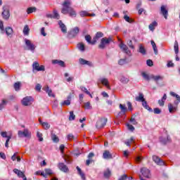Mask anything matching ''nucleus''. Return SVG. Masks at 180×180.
<instances>
[{"instance_id":"7","label":"nucleus","mask_w":180,"mask_h":180,"mask_svg":"<svg viewBox=\"0 0 180 180\" xmlns=\"http://www.w3.org/2000/svg\"><path fill=\"white\" fill-rule=\"evenodd\" d=\"M25 45L26 47L25 48V50H30V51H34V49H36V46H34V44H33L32 43V41H30V40L25 39Z\"/></svg>"},{"instance_id":"45","label":"nucleus","mask_w":180,"mask_h":180,"mask_svg":"<svg viewBox=\"0 0 180 180\" xmlns=\"http://www.w3.org/2000/svg\"><path fill=\"white\" fill-rule=\"evenodd\" d=\"M42 127H44L45 130H49V129H50V124H49V122H43Z\"/></svg>"},{"instance_id":"34","label":"nucleus","mask_w":180,"mask_h":180,"mask_svg":"<svg viewBox=\"0 0 180 180\" xmlns=\"http://www.w3.org/2000/svg\"><path fill=\"white\" fill-rule=\"evenodd\" d=\"M174 49L175 54H178V53H179V46L178 45V41H175Z\"/></svg>"},{"instance_id":"2","label":"nucleus","mask_w":180,"mask_h":180,"mask_svg":"<svg viewBox=\"0 0 180 180\" xmlns=\"http://www.w3.org/2000/svg\"><path fill=\"white\" fill-rule=\"evenodd\" d=\"M119 47L122 50V53H124L125 54H127V56L131 57V51H130V49H129V46H127V45L126 44H124L123 42H120V44H119Z\"/></svg>"},{"instance_id":"29","label":"nucleus","mask_w":180,"mask_h":180,"mask_svg":"<svg viewBox=\"0 0 180 180\" xmlns=\"http://www.w3.org/2000/svg\"><path fill=\"white\" fill-rule=\"evenodd\" d=\"M150 43L152 44V47L153 49V51L155 56H158V49H157V45L155 44V42L154 41H150Z\"/></svg>"},{"instance_id":"9","label":"nucleus","mask_w":180,"mask_h":180,"mask_svg":"<svg viewBox=\"0 0 180 180\" xmlns=\"http://www.w3.org/2000/svg\"><path fill=\"white\" fill-rule=\"evenodd\" d=\"M33 70H35L36 71H45L44 65H41L37 62H34L32 65Z\"/></svg>"},{"instance_id":"8","label":"nucleus","mask_w":180,"mask_h":180,"mask_svg":"<svg viewBox=\"0 0 180 180\" xmlns=\"http://www.w3.org/2000/svg\"><path fill=\"white\" fill-rule=\"evenodd\" d=\"M153 161H154V162H155V164H157V165H160V166L165 165V162H163V160H161V158H160V157H158L157 155L153 156Z\"/></svg>"},{"instance_id":"4","label":"nucleus","mask_w":180,"mask_h":180,"mask_svg":"<svg viewBox=\"0 0 180 180\" xmlns=\"http://www.w3.org/2000/svg\"><path fill=\"white\" fill-rule=\"evenodd\" d=\"M110 41H112V38H110V37L103 38L101 40L100 44L98 45V49H101L102 50H103V49H105V47H106V44H109L110 43Z\"/></svg>"},{"instance_id":"35","label":"nucleus","mask_w":180,"mask_h":180,"mask_svg":"<svg viewBox=\"0 0 180 180\" xmlns=\"http://www.w3.org/2000/svg\"><path fill=\"white\" fill-rule=\"evenodd\" d=\"M36 11H37L36 7H30L27 9V13L30 15V13H33V12H36Z\"/></svg>"},{"instance_id":"38","label":"nucleus","mask_w":180,"mask_h":180,"mask_svg":"<svg viewBox=\"0 0 180 180\" xmlns=\"http://www.w3.org/2000/svg\"><path fill=\"white\" fill-rule=\"evenodd\" d=\"M120 109L122 113H126L127 108H126V105L120 104Z\"/></svg>"},{"instance_id":"30","label":"nucleus","mask_w":180,"mask_h":180,"mask_svg":"<svg viewBox=\"0 0 180 180\" xmlns=\"http://www.w3.org/2000/svg\"><path fill=\"white\" fill-rule=\"evenodd\" d=\"M52 63L53 64H58L60 67H65V63L63 60H53Z\"/></svg>"},{"instance_id":"53","label":"nucleus","mask_w":180,"mask_h":180,"mask_svg":"<svg viewBox=\"0 0 180 180\" xmlns=\"http://www.w3.org/2000/svg\"><path fill=\"white\" fill-rule=\"evenodd\" d=\"M146 64L148 67H153V65H154V63L151 60V59L147 60Z\"/></svg>"},{"instance_id":"5","label":"nucleus","mask_w":180,"mask_h":180,"mask_svg":"<svg viewBox=\"0 0 180 180\" xmlns=\"http://www.w3.org/2000/svg\"><path fill=\"white\" fill-rule=\"evenodd\" d=\"M108 123V118H100L96 124V129H102L106 126Z\"/></svg>"},{"instance_id":"44","label":"nucleus","mask_w":180,"mask_h":180,"mask_svg":"<svg viewBox=\"0 0 180 180\" xmlns=\"http://www.w3.org/2000/svg\"><path fill=\"white\" fill-rule=\"evenodd\" d=\"M69 120H75V115H74V111L70 112Z\"/></svg>"},{"instance_id":"62","label":"nucleus","mask_w":180,"mask_h":180,"mask_svg":"<svg viewBox=\"0 0 180 180\" xmlns=\"http://www.w3.org/2000/svg\"><path fill=\"white\" fill-rule=\"evenodd\" d=\"M145 109H146V110H148V112H153V108H151L148 104L147 105H146L145 107H143Z\"/></svg>"},{"instance_id":"12","label":"nucleus","mask_w":180,"mask_h":180,"mask_svg":"<svg viewBox=\"0 0 180 180\" xmlns=\"http://www.w3.org/2000/svg\"><path fill=\"white\" fill-rule=\"evenodd\" d=\"M141 172L145 178H150V176H151V173L150 172V169H148L146 167L141 168Z\"/></svg>"},{"instance_id":"46","label":"nucleus","mask_w":180,"mask_h":180,"mask_svg":"<svg viewBox=\"0 0 180 180\" xmlns=\"http://www.w3.org/2000/svg\"><path fill=\"white\" fill-rule=\"evenodd\" d=\"M142 77L144 78V79H146L147 81H150V76L146 73V72H143L141 73Z\"/></svg>"},{"instance_id":"60","label":"nucleus","mask_w":180,"mask_h":180,"mask_svg":"<svg viewBox=\"0 0 180 180\" xmlns=\"http://www.w3.org/2000/svg\"><path fill=\"white\" fill-rule=\"evenodd\" d=\"M68 140H72V139H75V136H73L72 134H69L67 136Z\"/></svg>"},{"instance_id":"37","label":"nucleus","mask_w":180,"mask_h":180,"mask_svg":"<svg viewBox=\"0 0 180 180\" xmlns=\"http://www.w3.org/2000/svg\"><path fill=\"white\" fill-rule=\"evenodd\" d=\"M127 44L129 47V49L134 50L135 47H134V45H133V41H131V39H128L127 41Z\"/></svg>"},{"instance_id":"41","label":"nucleus","mask_w":180,"mask_h":180,"mask_svg":"<svg viewBox=\"0 0 180 180\" xmlns=\"http://www.w3.org/2000/svg\"><path fill=\"white\" fill-rule=\"evenodd\" d=\"M77 49L80 50V51H85V45L82 43L77 44Z\"/></svg>"},{"instance_id":"19","label":"nucleus","mask_w":180,"mask_h":180,"mask_svg":"<svg viewBox=\"0 0 180 180\" xmlns=\"http://www.w3.org/2000/svg\"><path fill=\"white\" fill-rule=\"evenodd\" d=\"M136 102H144L146 98H144V94L143 93H139V96L135 98Z\"/></svg>"},{"instance_id":"61","label":"nucleus","mask_w":180,"mask_h":180,"mask_svg":"<svg viewBox=\"0 0 180 180\" xmlns=\"http://www.w3.org/2000/svg\"><path fill=\"white\" fill-rule=\"evenodd\" d=\"M128 110H133V106L131 105V103L130 101L127 102Z\"/></svg>"},{"instance_id":"23","label":"nucleus","mask_w":180,"mask_h":180,"mask_svg":"<svg viewBox=\"0 0 180 180\" xmlns=\"http://www.w3.org/2000/svg\"><path fill=\"white\" fill-rule=\"evenodd\" d=\"M13 171L14 174H16L20 178H25V173H23L22 171L18 169H14Z\"/></svg>"},{"instance_id":"11","label":"nucleus","mask_w":180,"mask_h":180,"mask_svg":"<svg viewBox=\"0 0 180 180\" xmlns=\"http://www.w3.org/2000/svg\"><path fill=\"white\" fill-rule=\"evenodd\" d=\"M79 63L81 64V65H88L89 67H94V63L89 60H86L84 58H79Z\"/></svg>"},{"instance_id":"55","label":"nucleus","mask_w":180,"mask_h":180,"mask_svg":"<svg viewBox=\"0 0 180 180\" xmlns=\"http://www.w3.org/2000/svg\"><path fill=\"white\" fill-rule=\"evenodd\" d=\"M80 89H81V91H82V92H84L85 94H86V95L89 94V91H88V89L86 87L80 86Z\"/></svg>"},{"instance_id":"36","label":"nucleus","mask_w":180,"mask_h":180,"mask_svg":"<svg viewBox=\"0 0 180 180\" xmlns=\"http://www.w3.org/2000/svg\"><path fill=\"white\" fill-rule=\"evenodd\" d=\"M13 88L15 91H20V82H17L13 84Z\"/></svg>"},{"instance_id":"52","label":"nucleus","mask_w":180,"mask_h":180,"mask_svg":"<svg viewBox=\"0 0 180 180\" xmlns=\"http://www.w3.org/2000/svg\"><path fill=\"white\" fill-rule=\"evenodd\" d=\"M153 112L155 113V115H160L161 113V109H160L159 108H155L153 109Z\"/></svg>"},{"instance_id":"10","label":"nucleus","mask_w":180,"mask_h":180,"mask_svg":"<svg viewBox=\"0 0 180 180\" xmlns=\"http://www.w3.org/2000/svg\"><path fill=\"white\" fill-rule=\"evenodd\" d=\"M4 19L8 20L9 19V16L11 14L9 13V9L6 6H3V12L1 13Z\"/></svg>"},{"instance_id":"63","label":"nucleus","mask_w":180,"mask_h":180,"mask_svg":"<svg viewBox=\"0 0 180 180\" xmlns=\"http://www.w3.org/2000/svg\"><path fill=\"white\" fill-rule=\"evenodd\" d=\"M165 103V101L162 100V98L158 101V104L160 105V106H164Z\"/></svg>"},{"instance_id":"21","label":"nucleus","mask_w":180,"mask_h":180,"mask_svg":"<svg viewBox=\"0 0 180 180\" xmlns=\"http://www.w3.org/2000/svg\"><path fill=\"white\" fill-rule=\"evenodd\" d=\"M101 82L102 84H103L108 89H110V86H109V80L106 78H102L101 79Z\"/></svg>"},{"instance_id":"59","label":"nucleus","mask_w":180,"mask_h":180,"mask_svg":"<svg viewBox=\"0 0 180 180\" xmlns=\"http://www.w3.org/2000/svg\"><path fill=\"white\" fill-rule=\"evenodd\" d=\"M127 174H124L123 175H122L118 180H127Z\"/></svg>"},{"instance_id":"3","label":"nucleus","mask_w":180,"mask_h":180,"mask_svg":"<svg viewBox=\"0 0 180 180\" xmlns=\"http://www.w3.org/2000/svg\"><path fill=\"white\" fill-rule=\"evenodd\" d=\"M18 137H20V139L23 137H25L27 139H30L32 136V133L29 131V129H25L23 131H18Z\"/></svg>"},{"instance_id":"15","label":"nucleus","mask_w":180,"mask_h":180,"mask_svg":"<svg viewBox=\"0 0 180 180\" xmlns=\"http://www.w3.org/2000/svg\"><path fill=\"white\" fill-rule=\"evenodd\" d=\"M150 78H151L152 79H153V81H155V82L157 84H158L159 81H163V79H164V76L152 75L150 76Z\"/></svg>"},{"instance_id":"32","label":"nucleus","mask_w":180,"mask_h":180,"mask_svg":"<svg viewBox=\"0 0 180 180\" xmlns=\"http://www.w3.org/2000/svg\"><path fill=\"white\" fill-rule=\"evenodd\" d=\"M6 34L10 37L13 34V30L12 29V27H8L6 28Z\"/></svg>"},{"instance_id":"1","label":"nucleus","mask_w":180,"mask_h":180,"mask_svg":"<svg viewBox=\"0 0 180 180\" xmlns=\"http://www.w3.org/2000/svg\"><path fill=\"white\" fill-rule=\"evenodd\" d=\"M62 5L63 7L61 10V13L63 15L68 14L70 18H75L77 16V11L71 7L70 0H65Z\"/></svg>"},{"instance_id":"58","label":"nucleus","mask_w":180,"mask_h":180,"mask_svg":"<svg viewBox=\"0 0 180 180\" xmlns=\"http://www.w3.org/2000/svg\"><path fill=\"white\" fill-rule=\"evenodd\" d=\"M120 65H124L126 64V59H120L118 62Z\"/></svg>"},{"instance_id":"16","label":"nucleus","mask_w":180,"mask_h":180,"mask_svg":"<svg viewBox=\"0 0 180 180\" xmlns=\"http://www.w3.org/2000/svg\"><path fill=\"white\" fill-rule=\"evenodd\" d=\"M160 141L161 144L165 146L166 144H168V143H171V137H169V136H167V138L160 137Z\"/></svg>"},{"instance_id":"42","label":"nucleus","mask_w":180,"mask_h":180,"mask_svg":"<svg viewBox=\"0 0 180 180\" xmlns=\"http://www.w3.org/2000/svg\"><path fill=\"white\" fill-rule=\"evenodd\" d=\"M129 81V78L125 77H122L120 79V82H122V84H127Z\"/></svg>"},{"instance_id":"13","label":"nucleus","mask_w":180,"mask_h":180,"mask_svg":"<svg viewBox=\"0 0 180 180\" xmlns=\"http://www.w3.org/2000/svg\"><path fill=\"white\" fill-rule=\"evenodd\" d=\"M160 13L164 16L165 19H168V10L165 6H161Z\"/></svg>"},{"instance_id":"57","label":"nucleus","mask_w":180,"mask_h":180,"mask_svg":"<svg viewBox=\"0 0 180 180\" xmlns=\"http://www.w3.org/2000/svg\"><path fill=\"white\" fill-rule=\"evenodd\" d=\"M72 33H74L75 34H78V33H79V28L76 27L72 30Z\"/></svg>"},{"instance_id":"43","label":"nucleus","mask_w":180,"mask_h":180,"mask_svg":"<svg viewBox=\"0 0 180 180\" xmlns=\"http://www.w3.org/2000/svg\"><path fill=\"white\" fill-rule=\"evenodd\" d=\"M51 139L53 143H58V141H60V139H58V136L56 134H53L51 136Z\"/></svg>"},{"instance_id":"51","label":"nucleus","mask_w":180,"mask_h":180,"mask_svg":"<svg viewBox=\"0 0 180 180\" xmlns=\"http://www.w3.org/2000/svg\"><path fill=\"white\" fill-rule=\"evenodd\" d=\"M6 105V101L5 100H3L2 102L0 103V110H2L4 108Z\"/></svg>"},{"instance_id":"6","label":"nucleus","mask_w":180,"mask_h":180,"mask_svg":"<svg viewBox=\"0 0 180 180\" xmlns=\"http://www.w3.org/2000/svg\"><path fill=\"white\" fill-rule=\"evenodd\" d=\"M33 102H34V99L32 96H26L22 101L23 106H30Z\"/></svg>"},{"instance_id":"26","label":"nucleus","mask_w":180,"mask_h":180,"mask_svg":"<svg viewBox=\"0 0 180 180\" xmlns=\"http://www.w3.org/2000/svg\"><path fill=\"white\" fill-rule=\"evenodd\" d=\"M157 26H158V23L156 22V21H153L152 23L149 25L148 27H149V30H151V32H154Z\"/></svg>"},{"instance_id":"14","label":"nucleus","mask_w":180,"mask_h":180,"mask_svg":"<svg viewBox=\"0 0 180 180\" xmlns=\"http://www.w3.org/2000/svg\"><path fill=\"white\" fill-rule=\"evenodd\" d=\"M103 158H104V160H112L113 158V155L109 150H104L103 153Z\"/></svg>"},{"instance_id":"18","label":"nucleus","mask_w":180,"mask_h":180,"mask_svg":"<svg viewBox=\"0 0 180 180\" xmlns=\"http://www.w3.org/2000/svg\"><path fill=\"white\" fill-rule=\"evenodd\" d=\"M58 167L63 172H68V171H70L68 169V167H67L64 163H59Z\"/></svg>"},{"instance_id":"40","label":"nucleus","mask_w":180,"mask_h":180,"mask_svg":"<svg viewBox=\"0 0 180 180\" xmlns=\"http://www.w3.org/2000/svg\"><path fill=\"white\" fill-rule=\"evenodd\" d=\"M79 13L81 18H85V16L89 15V13L86 11H82Z\"/></svg>"},{"instance_id":"39","label":"nucleus","mask_w":180,"mask_h":180,"mask_svg":"<svg viewBox=\"0 0 180 180\" xmlns=\"http://www.w3.org/2000/svg\"><path fill=\"white\" fill-rule=\"evenodd\" d=\"M112 175V172L110 169H107L105 172H104V177L105 178H110V176Z\"/></svg>"},{"instance_id":"50","label":"nucleus","mask_w":180,"mask_h":180,"mask_svg":"<svg viewBox=\"0 0 180 180\" xmlns=\"http://www.w3.org/2000/svg\"><path fill=\"white\" fill-rule=\"evenodd\" d=\"M84 108L87 110L92 109V106L91 105V102L88 101L85 103Z\"/></svg>"},{"instance_id":"27","label":"nucleus","mask_w":180,"mask_h":180,"mask_svg":"<svg viewBox=\"0 0 180 180\" xmlns=\"http://www.w3.org/2000/svg\"><path fill=\"white\" fill-rule=\"evenodd\" d=\"M45 91L48 94L49 96H51L52 98H55L56 97L54 94H53V91L50 89V87H49V86H46L45 87Z\"/></svg>"},{"instance_id":"28","label":"nucleus","mask_w":180,"mask_h":180,"mask_svg":"<svg viewBox=\"0 0 180 180\" xmlns=\"http://www.w3.org/2000/svg\"><path fill=\"white\" fill-rule=\"evenodd\" d=\"M30 32V29L29 28V25H25L22 31L24 36H29Z\"/></svg>"},{"instance_id":"47","label":"nucleus","mask_w":180,"mask_h":180,"mask_svg":"<svg viewBox=\"0 0 180 180\" xmlns=\"http://www.w3.org/2000/svg\"><path fill=\"white\" fill-rule=\"evenodd\" d=\"M124 19L126 22H128V23H133V20L130 19V17L127 15H124Z\"/></svg>"},{"instance_id":"17","label":"nucleus","mask_w":180,"mask_h":180,"mask_svg":"<svg viewBox=\"0 0 180 180\" xmlns=\"http://www.w3.org/2000/svg\"><path fill=\"white\" fill-rule=\"evenodd\" d=\"M84 39L86 40V41H87V43H89V44H96V40L94 39V38H93V41L92 40V37H91V35L87 34L84 37Z\"/></svg>"},{"instance_id":"24","label":"nucleus","mask_w":180,"mask_h":180,"mask_svg":"<svg viewBox=\"0 0 180 180\" xmlns=\"http://www.w3.org/2000/svg\"><path fill=\"white\" fill-rule=\"evenodd\" d=\"M77 172L79 174V175L81 176L82 180H86V177L85 176V174L84 172H82V170L81 169V168H79V167H76Z\"/></svg>"},{"instance_id":"31","label":"nucleus","mask_w":180,"mask_h":180,"mask_svg":"<svg viewBox=\"0 0 180 180\" xmlns=\"http://www.w3.org/2000/svg\"><path fill=\"white\" fill-rule=\"evenodd\" d=\"M68 100L64 101L63 102L60 103L61 106H64V105H66V106H70L71 105V96H68Z\"/></svg>"},{"instance_id":"22","label":"nucleus","mask_w":180,"mask_h":180,"mask_svg":"<svg viewBox=\"0 0 180 180\" xmlns=\"http://www.w3.org/2000/svg\"><path fill=\"white\" fill-rule=\"evenodd\" d=\"M138 53H140L143 56H146V54H147V51L146 50V48L143 46V45L140 44L138 49Z\"/></svg>"},{"instance_id":"54","label":"nucleus","mask_w":180,"mask_h":180,"mask_svg":"<svg viewBox=\"0 0 180 180\" xmlns=\"http://www.w3.org/2000/svg\"><path fill=\"white\" fill-rule=\"evenodd\" d=\"M46 175H52L53 171L51 169H45Z\"/></svg>"},{"instance_id":"48","label":"nucleus","mask_w":180,"mask_h":180,"mask_svg":"<svg viewBox=\"0 0 180 180\" xmlns=\"http://www.w3.org/2000/svg\"><path fill=\"white\" fill-rule=\"evenodd\" d=\"M37 137H38L39 141H43V134L40 133L39 131H37Z\"/></svg>"},{"instance_id":"64","label":"nucleus","mask_w":180,"mask_h":180,"mask_svg":"<svg viewBox=\"0 0 180 180\" xmlns=\"http://www.w3.org/2000/svg\"><path fill=\"white\" fill-rule=\"evenodd\" d=\"M130 122L131 123H132V124H134V125L137 124V121H136V119L133 117L131 118Z\"/></svg>"},{"instance_id":"56","label":"nucleus","mask_w":180,"mask_h":180,"mask_svg":"<svg viewBox=\"0 0 180 180\" xmlns=\"http://www.w3.org/2000/svg\"><path fill=\"white\" fill-rule=\"evenodd\" d=\"M127 126L128 127V130H130V131H134V127L133 125L127 124Z\"/></svg>"},{"instance_id":"33","label":"nucleus","mask_w":180,"mask_h":180,"mask_svg":"<svg viewBox=\"0 0 180 180\" xmlns=\"http://www.w3.org/2000/svg\"><path fill=\"white\" fill-rule=\"evenodd\" d=\"M103 36V33L101 32H98L96 34V36L94 37V40H96V41H98V39H101V37H102Z\"/></svg>"},{"instance_id":"20","label":"nucleus","mask_w":180,"mask_h":180,"mask_svg":"<svg viewBox=\"0 0 180 180\" xmlns=\"http://www.w3.org/2000/svg\"><path fill=\"white\" fill-rule=\"evenodd\" d=\"M58 25L61 29L62 33H67V27L64 23H63V21L59 20L58 21Z\"/></svg>"},{"instance_id":"49","label":"nucleus","mask_w":180,"mask_h":180,"mask_svg":"<svg viewBox=\"0 0 180 180\" xmlns=\"http://www.w3.org/2000/svg\"><path fill=\"white\" fill-rule=\"evenodd\" d=\"M53 19H60V14H58L57 10H53Z\"/></svg>"},{"instance_id":"25","label":"nucleus","mask_w":180,"mask_h":180,"mask_svg":"<svg viewBox=\"0 0 180 180\" xmlns=\"http://www.w3.org/2000/svg\"><path fill=\"white\" fill-rule=\"evenodd\" d=\"M168 108H169V113H173V112H176V109H178V106L176 105L174 106L172 104L169 103Z\"/></svg>"}]
</instances>
